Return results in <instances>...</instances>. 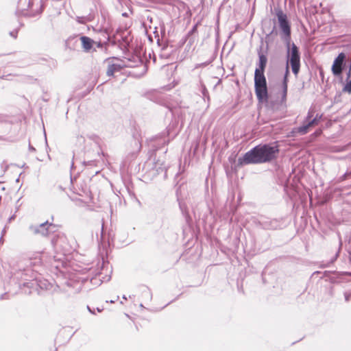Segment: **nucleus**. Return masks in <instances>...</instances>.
I'll return each mask as SVG.
<instances>
[{
	"mask_svg": "<svg viewBox=\"0 0 351 351\" xmlns=\"http://www.w3.org/2000/svg\"><path fill=\"white\" fill-rule=\"evenodd\" d=\"M10 35L13 37L14 38H16V35H17V31H12V32H10Z\"/></svg>",
	"mask_w": 351,
	"mask_h": 351,
	"instance_id": "5701e85b",
	"label": "nucleus"
},
{
	"mask_svg": "<svg viewBox=\"0 0 351 351\" xmlns=\"http://www.w3.org/2000/svg\"><path fill=\"white\" fill-rule=\"evenodd\" d=\"M5 295H6V294H2V295H1V297H0V299H1V300L4 299Z\"/></svg>",
	"mask_w": 351,
	"mask_h": 351,
	"instance_id": "bb28decb",
	"label": "nucleus"
},
{
	"mask_svg": "<svg viewBox=\"0 0 351 351\" xmlns=\"http://www.w3.org/2000/svg\"><path fill=\"white\" fill-rule=\"evenodd\" d=\"M114 300H110V303H114Z\"/></svg>",
	"mask_w": 351,
	"mask_h": 351,
	"instance_id": "473e14b6",
	"label": "nucleus"
},
{
	"mask_svg": "<svg viewBox=\"0 0 351 351\" xmlns=\"http://www.w3.org/2000/svg\"><path fill=\"white\" fill-rule=\"evenodd\" d=\"M274 11L278 21L279 27L282 33V38L285 40H290L291 27L287 14L283 12L280 7L274 8Z\"/></svg>",
	"mask_w": 351,
	"mask_h": 351,
	"instance_id": "20e7f679",
	"label": "nucleus"
},
{
	"mask_svg": "<svg viewBox=\"0 0 351 351\" xmlns=\"http://www.w3.org/2000/svg\"><path fill=\"white\" fill-rule=\"evenodd\" d=\"M146 293H148V294L149 293L148 290L146 291Z\"/></svg>",
	"mask_w": 351,
	"mask_h": 351,
	"instance_id": "f704fd0d",
	"label": "nucleus"
},
{
	"mask_svg": "<svg viewBox=\"0 0 351 351\" xmlns=\"http://www.w3.org/2000/svg\"><path fill=\"white\" fill-rule=\"evenodd\" d=\"M344 298L346 302H349L351 300V291H346L344 293Z\"/></svg>",
	"mask_w": 351,
	"mask_h": 351,
	"instance_id": "f3484780",
	"label": "nucleus"
},
{
	"mask_svg": "<svg viewBox=\"0 0 351 351\" xmlns=\"http://www.w3.org/2000/svg\"><path fill=\"white\" fill-rule=\"evenodd\" d=\"M197 25H195L193 27L191 30L188 33V36L189 37L191 34H194L197 31Z\"/></svg>",
	"mask_w": 351,
	"mask_h": 351,
	"instance_id": "412c9836",
	"label": "nucleus"
},
{
	"mask_svg": "<svg viewBox=\"0 0 351 351\" xmlns=\"http://www.w3.org/2000/svg\"><path fill=\"white\" fill-rule=\"evenodd\" d=\"M80 40L82 41V47L84 51H88L90 49H91L93 43V40L91 38L83 36L80 38Z\"/></svg>",
	"mask_w": 351,
	"mask_h": 351,
	"instance_id": "f8f14e48",
	"label": "nucleus"
},
{
	"mask_svg": "<svg viewBox=\"0 0 351 351\" xmlns=\"http://www.w3.org/2000/svg\"><path fill=\"white\" fill-rule=\"evenodd\" d=\"M202 93H203V95H204V97H206V96H208V92H207V90H206V88H205V87H204V89H203Z\"/></svg>",
	"mask_w": 351,
	"mask_h": 351,
	"instance_id": "b1692460",
	"label": "nucleus"
},
{
	"mask_svg": "<svg viewBox=\"0 0 351 351\" xmlns=\"http://www.w3.org/2000/svg\"><path fill=\"white\" fill-rule=\"evenodd\" d=\"M287 88H288V84H286V82L282 83V95H281V102L282 103L285 102L287 100Z\"/></svg>",
	"mask_w": 351,
	"mask_h": 351,
	"instance_id": "4468645a",
	"label": "nucleus"
},
{
	"mask_svg": "<svg viewBox=\"0 0 351 351\" xmlns=\"http://www.w3.org/2000/svg\"><path fill=\"white\" fill-rule=\"evenodd\" d=\"M289 61H287L286 69H285V75H284V77H283L282 83L286 82V84H288V75H289Z\"/></svg>",
	"mask_w": 351,
	"mask_h": 351,
	"instance_id": "2eb2a0df",
	"label": "nucleus"
},
{
	"mask_svg": "<svg viewBox=\"0 0 351 351\" xmlns=\"http://www.w3.org/2000/svg\"><path fill=\"white\" fill-rule=\"evenodd\" d=\"M318 117V115L317 114V116L314 118V119H315V121H319V119H318V117Z\"/></svg>",
	"mask_w": 351,
	"mask_h": 351,
	"instance_id": "cd10ccee",
	"label": "nucleus"
},
{
	"mask_svg": "<svg viewBox=\"0 0 351 351\" xmlns=\"http://www.w3.org/2000/svg\"><path fill=\"white\" fill-rule=\"evenodd\" d=\"M14 219V216L11 217L10 219H9V221H10L12 219Z\"/></svg>",
	"mask_w": 351,
	"mask_h": 351,
	"instance_id": "c756f323",
	"label": "nucleus"
},
{
	"mask_svg": "<svg viewBox=\"0 0 351 351\" xmlns=\"http://www.w3.org/2000/svg\"><path fill=\"white\" fill-rule=\"evenodd\" d=\"M40 2H41L40 0H28L27 8L34 10V5L35 3H36L37 9L36 10H37L36 12L38 13V12H41Z\"/></svg>",
	"mask_w": 351,
	"mask_h": 351,
	"instance_id": "ddd939ff",
	"label": "nucleus"
},
{
	"mask_svg": "<svg viewBox=\"0 0 351 351\" xmlns=\"http://www.w3.org/2000/svg\"><path fill=\"white\" fill-rule=\"evenodd\" d=\"M349 174H350V173H348V172L345 173H344V174H343V176L339 178V179H340V180H341V181H343V180H346V179L347 178V177H348V176Z\"/></svg>",
	"mask_w": 351,
	"mask_h": 351,
	"instance_id": "4be33fe9",
	"label": "nucleus"
},
{
	"mask_svg": "<svg viewBox=\"0 0 351 351\" xmlns=\"http://www.w3.org/2000/svg\"><path fill=\"white\" fill-rule=\"evenodd\" d=\"M123 298L126 300V297L125 295L123 296Z\"/></svg>",
	"mask_w": 351,
	"mask_h": 351,
	"instance_id": "72a5a7b5",
	"label": "nucleus"
},
{
	"mask_svg": "<svg viewBox=\"0 0 351 351\" xmlns=\"http://www.w3.org/2000/svg\"><path fill=\"white\" fill-rule=\"evenodd\" d=\"M259 223L263 228L267 230L276 229L278 227V221L276 219H261Z\"/></svg>",
	"mask_w": 351,
	"mask_h": 351,
	"instance_id": "1a4fd4ad",
	"label": "nucleus"
},
{
	"mask_svg": "<svg viewBox=\"0 0 351 351\" xmlns=\"http://www.w3.org/2000/svg\"><path fill=\"white\" fill-rule=\"evenodd\" d=\"M29 284H30L29 282H24L23 285V286L29 287Z\"/></svg>",
	"mask_w": 351,
	"mask_h": 351,
	"instance_id": "a878e982",
	"label": "nucleus"
},
{
	"mask_svg": "<svg viewBox=\"0 0 351 351\" xmlns=\"http://www.w3.org/2000/svg\"><path fill=\"white\" fill-rule=\"evenodd\" d=\"M313 116V110H309L305 122H307L308 120L311 119Z\"/></svg>",
	"mask_w": 351,
	"mask_h": 351,
	"instance_id": "6ab92c4d",
	"label": "nucleus"
},
{
	"mask_svg": "<svg viewBox=\"0 0 351 351\" xmlns=\"http://www.w3.org/2000/svg\"><path fill=\"white\" fill-rule=\"evenodd\" d=\"M287 45V60L291 66L293 73L298 75L300 69V55L298 47L292 43L290 45V40H285Z\"/></svg>",
	"mask_w": 351,
	"mask_h": 351,
	"instance_id": "7ed1b4c3",
	"label": "nucleus"
},
{
	"mask_svg": "<svg viewBox=\"0 0 351 351\" xmlns=\"http://www.w3.org/2000/svg\"><path fill=\"white\" fill-rule=\"evenodd\" d=\"M247 1H249L250 0H247Z\"/></svg>",
	"mask_w": 351,
	"mask_h": 351,
	"instance_id": "c9c22d12",
	"label": "nucleus"
},
{
	"mask_svg": "<svg viewBox=\"0 0 351 351\" xmlns=\"http://www.w3.org/2000/svg\"><path fill=\"white\" fill-rule=\"evenodd\" d=\"M51 244L57 253L66 255L71 252V247L67 243V239L62 234H58L51 240Z\"/></svg>",
	"mask_w": 351,
	"mask_h": 351,
	"instance_id": "39448f33",
	"label": "nucleus"
},
{
	"mask_svg": "<svg viewBox=\"0 0 351 351\" xmlns=\"http://www.w3.org/2000/svg\"><path fill=\"white\" fill-rule=\"evenodd\" d=\"M318 117V115L317 114V116L314 118V119H315V121H319V119H318V117Z\"/></svg>",
	"mask_w": 351,
	"mask_h": 351,
	"instance_id": "c85d7f7f",
	"label": "nucleus"
},
{
	"mask_svg": "<svg viewBox=\"0 0 351 351\" xmlns=\"http://www.w3.org/2000/svg\"><path fill=\"white\" fill-rule=\"evenodd\" d=\"M33 274L31 269H25L23 271H19L16 274V278L24 281H31V278H33L32 275Z\"/></svg>",
	"mask_w": 351,
	"mask_h": 351,
	"instance_id": "9d476101",
	"label": "nucleus"
},
{
	"mask_svg": "<svg viewBox=\"0 0 351 351\" xmlns=\"http://www.w3.org/2000/svg\"><path fill=\"white\" fill-rule=\"evenodd\" d=\"M29 149L30 151H35V148L33 147L30 144L29 145Z\"/></svg>",
	"mask_w": 351,
	"mask_h": 351,
	"instance_id": "393cba45",
	"label": "nucleus"
},
{
	"mask_svg": "<svg viewBox=\"0 0 351 351\" xmlns=\"http://www.w3.org/2000/svg\"><path fill=\"white\" fill-rule=\"evenodd\" d=\"M346 58V56L343 53H341L335 58L334 63L332 66V71L334 75H339L342 72V64Z\"/></svg>",
	"mask_w": 351,
	"mask_h": 351,
	"instance_id": "6e6552de",
	"label": "nucleus"
},
{
	"mask_svg": "<svg viewBox=\"0 0 351 351\" xmlns=\"http://www.w3.org/2000/svg\"><path fill=\"white\" fill-rule=\"evenodd\" d=\"M192 42H193V41H192V39H190V40H189V44L191 45Z\"/></svg>",
	"mask_w": 351,
	"mask_h": 351,
	"instance_id": "7c9ffc66",
	"label": "nucleus"
},
{
	"mask_svg": "<svg viewBox=\"0 0 351 351\" xmlns=\"http://www.w3.org/2000/svg\"><path fill=\"white\" fill-rule=\"evenodd\" d=\"M162 163H161L158 167V162L156 163L155 165V168L156 169V171L157 172H160V171H162L164 168L162 167Z\"/></svg>",
	"mask_w": 351,
	"mask_h": 351,
	"instance_id": "aec40b11",
	"label": "nucleus"
},
{
	"mask_svg": "<svg viewBox=\"0 0 351 351\" xmlns=\"http://www.w3.org/2000/svg\"><path fill=\"white\" fill-rule=\"evenodd\" d=\"M278 152V146L261 144L246 152L242 158H239L238 163L240 165H245L269 162L276 158Z\"/></svg>",
	"mask_w": 351,
	"mask_h": 351,
	"instance_id": "f257e3e1",
	"label": "nucleus"
},
{
	"mask_svg": "<svg viewBox=\"0 0 351 351\" xmlns=\"http://www.w3.org/2000/svg\"><path fill=\"white\" fill-rule=\"evenodd\" d=\"M108 68L106 74L108 76H112L115 73L121 71L123 66L118 63V60L115 58H110L106 60Z\"/></svg>",
	"mask_w": 351,
	"mask_h": 351,
	"instance_id": "0eeeda50",
	"label": "nucleus"
},
{
	"mask_svg": "<svg viewBox=\"0 0 351 351\" xmlns=\"http://www.w3.org/2000/svg\"><path fill=\"white\" fill-rule=\"evenodd\" d=\"M88 311H89L90 313H93V312L91 311L90 308L88 306Z\"/></svg>",
	"mask_w": 351,
	"mask_h": 351,
	"instance_id": "2f4dec72",
	"label": "nucleus"
},
{
	"mask_svg": "<svg viewBox=\"0 0 351 351\" xmlns=\"http://www.w3.org/2000/svg\"><path fill=\"white\" fill-rule=\"evenodd\" d=\"M318 121H315L314 119L308 120L307 122H304L303 125L298 128V131L302 134H304L308 132V128L314 125H317Z\"/></svg>",
	"mask_w": 351,
	"mask_h": 351,
	"instance_id": "9b49d317",
	"label": "nucleus"
},
{
	"mask_svg": "<svg viewBox=\"0 0 351 351\" xmlns=\"http://www.w3.org/2000/svg\"><path fill=\"white\" fill-rule=\"evenodd\" d=\"M343 90L348 93L351 92V80L346 84Z\"/></svg>",
	"mask_w": 351,
	"mask_h": 351,
	"instance_id": "a211bd4d",
	"label": "nucleus"
},
{
	"mask_svg": "<svg viewBox=\"0 0 351 351\" xmlns=\"http://www.w3.org/2000/svg\"><path fill=\"white\" fill-rule=\"evenodd\" d=\"M76 21H77V23H81V24H84L86 23L87 21V19L86 17H83V16H77L76 18Z\"/></svg>",
	"mask_w": 351,
	"mask_h": 351,
	"instance_id": "dca6fc26",
	"label": "nucleus"
},
{
	"mask_svg": "<svg viewBox=\"0 0 351 351\" xmlns=\"http://www.w3.org/2000/svg\"><path fill=\"white\" fill-rule=\"evenodd\" d=\"M52 223H49L47 221L39 225H30L28 230L34 234H40L43 237H47L49 234V227L51 226Z\"/></svg>",
	"mask_w": 351,
	"mask_h": 351,
	"instance_id": "423d86ee",
	"label": "nucleus"
},
{
	"mask_svg": "<svg viewBox=\"0 0 351 351\" xmlns=\"http://www.w3.org/2000/svg\"><path fill=\"white\" fill-rule=\"evenodd\" d=\"M267 58L262 53H258V67L254 72V88L259 102H267L269 99L266 77L264 75Z\"/></svg>",
	"mask_w": 351,
	"mask_h": 351,
	"instance_id": "f03ea898",
	"label": "nucleus"
}]
</instances>
